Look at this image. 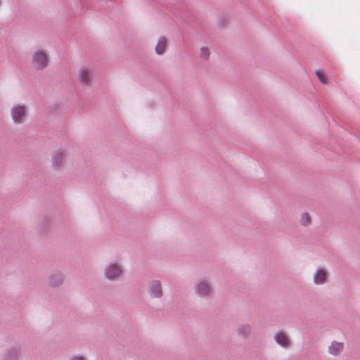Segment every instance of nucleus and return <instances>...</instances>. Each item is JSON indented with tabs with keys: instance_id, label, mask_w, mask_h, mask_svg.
Returning <instances> with one entry per match:
<instances>
[{
	"instance_id": "nucleus-1",
	"label": "nucleus",
	"mask_w": 360,
	"mask_h": 360,
	"mask_svg": "<svg viewBox=\"0 0 360 360\" xmlns=\"http://www.w3.org/2000/svg\"><path fill=\"white\" fill-rule=\"evenodd\" d=\"M194 291L197 296L201 298H207L212 292L211 285L206 280H199L194 285Z\"/></svg>"
},
{
	"instance_id": "nucleus-2",
	"label": "nucleus",
	"mask_w": 360,
	"mask_h": 360,
	"mask_svg": "<svg viewBox=\"0 0 360 360\" xmlns=\"http://www.w3.org/2000/svg\"><path fill=\"white\" fill-rule=\"evenodd\" d=\"M48 56L43 51L38 50L32 55V64L37 69L45 68L48 65Z\"/></svg>"
},
{
	"instance_id": "nucleus-3",
	"label": "nucleus",
	"mask_w": 360,
	"mask_h": 360,
	"mask_svg": "<svg viewBox=\"0 0 360 360\" xmlns=\"http://www.w3.org/2000/svg\"><path fill=\"white\" fill-rule=\"evenodd\" d=\"M22 349L20 345L7 347L1 355V360H20Z\"/></svg>"
},
{
	"instance_id": "nucleus-4",
	"label": "nucleus",
	"mask_w": 360,
	"mask_h": 360,
	"mask_svg": "<svg viewBox=\"0 0 360 360\" xmlns=\"http://www.w3.org/2000/svg\"><path fill=\"white\" fill-rule=\"evenodd\" d=\"M120 266L115 263L107 265L104 270L105 276L110 281H116L122 274Z\"/></svg>"
},
{
	"instance_id": "nucleus-5",
	"label": "nucleus",
	"mask_w": 360,
	"mask_h": 360,
	"mask_svg": "<svg viewBox=\"0 0 360 360\" xmlns=\"http://www.w3.org/2000/svg\"><path fill=\"white\" fill-rule=\"evenodd\" d=\"M148 290L153 298H161L163 295L162 286L160 281L153 280L148 283Z\"/></svg>"
},
{
	"instance_id": "nucleus-6",
	"label": "nucleus",
	"mask_w": 360,
	"mask_h": 360,
	"mask_svg": "<svg viewBox=\"0 0 360 360\" xmlns=\"http://www.w3.org/2000/svg\"><path fill=\"white\" fill-rule=\"evenodd\" d=\"M91 69L82 66L78 70V78L82 85L89 86L91 83Z\"/></svg>"
},
{
	"instance_id": "nucleus-7",
	"label": "nucleus",
	"mask_w": 360,
	"mask_h": 360,
	"mask_svg": "<svg viewBox=\"0 0 360 360\" xmlns=\"http://www.w3.org/2000/svg\"><path fill=\"white\" fill-rule=\"evenodd\" d=\"M11 115L13 121L16 123H21L25 116V108L24 105H15L11 109Z\"/></svg>"
},
{
	"instance_id": "nucleus-8",
	"label": "nucleus",
	"mask_w": 360,
	"mask_h": 360,
	"mask_svg": "<svg viewBox=\"0 0 360 360\" xmlns=\"http://www.w3.org/2000/svg\"><path fill=\"white\" fill-rule=\"evenodd\" d=\"M328 273L326 270L322 268H318L313 275V281L316 285H323L327 282Z\"/></svg>"
},
{
	"instance_id": "nucleus-9",
	"label": "nucleus",
	"mask_w": 360,
	"mask_h": 360,
	"mask_svg": "<svg viewBox=\"0 0 360 360\" xmlns=\"http://www.w3.org/2000/svg\"><path fill=\"white\" fill-rule=\"evenodd\" d=\"M64 281V275L60 272H55L49 275L48 284L53 288L61 285Z\"/></svg>"
},
{
	"instance_id": "nucleus-10",
	"label": "nucleus",
	"mask_w": 360,
	"mask_h": 360,
	"mask_svg": "<svg viewBox=\"0 0 360 360\" xmlns=\"http://www.w3.org/2000/svg\"><path fill=\"white\" fill-rule=\"evenodd\" d=\"M274 340L278 345L282 347L287 348L290 345V340L283 331H279L275 334Z\"/></svg>"
},
{
	"instance_id": "nucleus-11",
	"label": "nucleus",
	"mask_w": 360,
	"mask_h": 360,
	"mask_svg": "<svg viewBox=\"0 0 360 360\" xmlns=\"http://www.w3.org/2000/svg\"><path fill=\"white\" fill-rule=\"evenodd\" d=\"M343 349L344 344L337 341L332 342L330 345L328 347V352L333 356L340 355L342 352Z\"/></svg>"
},
{
	"instance_id": "nucleus-12",
	"label": "nucleus",
	"mask_w": 360,
	"mask_h": 360,
	"mask_svg": "<svg viewBox=\"0 0 360 360\" xmlns=\"http://www.w3.org/2000/svg\"><path fill=\"white\" fill-rule=\"evenodd\" d=\"M252 328L250 324H243L237 329L238 335L243 338H248L252 333Z\"/></svg>"
},
{
	"instance_id": "nucleus-13",
	"label": "nucleus",
	"mask_w": 360,
	"mask_h": 360,
	"mask_svg": "<svg viewBox=\"0 0 360 360\" xmlns=\"http://www.w3.org/2000/svg\"><path fill=\"white\" fill-rule=\"evenodd\" d=\"M166 39L164 37L160 38L155 47L156 53L159 55L164 53L166 47Z\"/></svg>"
},
{
	"instance_id": "nucleus-14",
	"label": "nucleus",
	"mask_w": 360,
	"mask_h": 360,
	"mask_svg": "<svg viewBox=\"0 0 360 360\" xmlns=\"http://www.w3.org/2000/svg\"><path fill=\"white\" fill-rule=\"evenodd\" d=\"M300 224L303 226H307L311 223V218L308 213H303L300 217Z\"/></svg>"
},
{
	"instance_id": "nucleus-15",
	"label": "nucleus",
	"mask_w": 360,
	"mask_h": 360,
	"mask_svg": "<svg viewBox=\"0 0 360 360\" xmlns=\"http://www.w3.org/2000/svg\"><path fill=\"white\" fill-rule=\"evenodd\" d=\"M316 76L318 77V78L319 79V80L321 81V83L323 84H327V77L326 75H325V73L321 70H318L316 71Z\"/></svg>"
},
{
	"instance_id": "nucleus-16",
	"label": "nucleus",
	"mask_w": 360,
	"mask_h": 360,
	"mask_svg": "<svg viewBox=\"0 0 360 360\" xmlns=\"http://www.w3.org/2000/svg\"><path fill=\"white\" fill-rule=\"evenodd\" d=\"M63 160V153L60 152H58L56 154V155L53 158V163L56 165H60L62 162Z\"/></svg>"
},
{
	"instance_id": "nucleus-17",
	"label": "nucleus",
	"mask_w": 360,
	"mask_h": 360,
	"mask_svg": "<svg viewBox=\"0 0 360 360\" xmlns=\"http://www.w3.org/2000/svg\"><path fill=\"white\" fill-rule=\"evenodd\" d=\"M210 53V52L207 48L202 47L200 50V58L206 60L208 58Z\"/></svg>"
},
{
	"instance_id": "nucleus-18",
	"label": "nucleus",
	"mask_w": 360,
	"mask_h": 360,
	"mask_svg": "<svg viewBox=\"0 0 360 360\" xmlns=\"http://www.w3.org/2000/svg\"><path fill=\"white\" fill-rule=\"evenodd\" d=\"M70 360H87L86 358L80 354H73L70 356Z\"/></svg>"
}]
</instances>
